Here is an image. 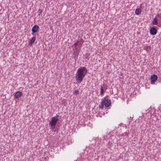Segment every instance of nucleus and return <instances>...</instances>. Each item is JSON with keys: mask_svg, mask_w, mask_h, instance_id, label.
Wrapping results in <instances>:
<instances>
[{"mask_svg": "<svg viewBox=\"0 0 161 161\" xmlns=\"http://www.w3.org/2000/svg\"><path fill=\"white\" fill-rule=\"evenodd\" d=\"M87 69L84 67H81L78 69L75 75L76 80L78 83H81L83 80L87 72Z\"/></svg>", "mask_w": 161, "mask_h": 161, "instance_id": "f257e3e1", "label": "nucleus"}, {"mask_svg": "<svg viewBox=\"0 0 161 161\" xmlns=\"http://www.w3.org/2000/svg\"><path fill=\"white\" fill-rule=\"evenodd\" d=\"M84 43V41L81 38L78 39L76 41H75L74 44L73 45L74 47L76 50L74 52L75 54L77 57L79 54V51L81 49L82 46Z\"/></svg>", "mask_w": 161, "mask_h": 161, "instance_id": "f03ea898", "label": "nucleus"}, {"mask_svg": "<svg viewBox=\"0 0 161 161\" xmlns=\"http://www.w3.org/2000/svg\"><path fill=\"white\" fill-rule=\"evenodd\" d=\"M58 115H56L54 117L52 118L51 120L50 121L49 124L50 125V128L53 129L55 128L57 123L58 121Z\"/></svg>", "mask_w": 161, "mask_h": 161, "instance_id": "7ed1b4c3", "label": "nucleus"}, {"mask_svg": "<svg viewBox=\"0 0 161 161\" xmlns=\"http://www.w3.org/2000/svg\"><path fill=\"white\" fill-rule=\"evenodd\" d=\"M158 78L157 76L155 74L152 75V84H154V82L157 80Z\"/></svg>", "mask_w": 161, "mask_h": 161, "instance_id": "20e7f679", "label": "nucleus"}, {"mask_svg": "<svg viewBox=\"0 0 161 161\" xmlns=\"http://www.w3.org/2000/svg\"><path fill=\"white\" fill-rule=\"evenodd\" d=\"M158 27L156 26L152 27V35H155L157 33Z\"/></svg>", "mask_w": 161, "mask_h": 161, "instance_id": "39448f33", "label": "nucleus"}, {"mask_svg": "<svg viewBox=\"0 0 161 161\" xmlns=\"http://www.w3.org/2000/svg\"><path fill=\"white\" fill-rule=\"evenodd\" d=\"M39 28V26L37 25H34L32 29V31L33 33H36L37 32Z\"/></svg>", "mask_w": 161, "mask_h": 161, "instance_id": "423d86ee", "label": "nucleus"}, {"mask_svg": "<svg viewBox=\"0 0 161 161\" xmlns=\"http://www.w3.org/2000/svg\"><path fill=\"white\" fill-rule=\"evenodd\" d=\"M111 102L110 100L107 99L104 103V105L106 107H108L110 106Z\"/></svg>", "mask_w": 161, "mask_h": 161, "instance_id": "0eeeda50", "label": "nucleus"}, {"mask_svg": "<svg viewBox=\"0 0 161 161\" xmlns=\"http://www.w3.org/2000/svg\"><path fill=\"white\" fill-rule=\"evenodd\" d=\"M159 16H156V17L154 18L153 20L152 21V23L153 25H157L158 24L157 17L159 18Z\"/></svg>", "mask_w": 161, "mask_h": 161, "instance_id": "6e6552de", "label": "nucleus"}, {"mask_svg": "<svg viewBox=\"0 0 161 161\" xmlns=\"http://www.w3.org/2000/svg\"><path fill=\"white\" fill-rule=\"evenodd\" d=\"M22 95V93L21 92L18 91L15 94V97L16 98H18L20 97Z\"/></svg>", "mask_w": 161, "mask_h": 161, "instance_id": "1a4fd4ad", "label": "nucleus"}, {"mask_svg": "<svg viewBox=\"0 0 161 161\" xmlns=\"http://www.w3.org/2000/svg\"><path fill=\"white\" fill-rule=\"evenodd\" d=\"M141 12V10L140 8H137L135 11V14L136 15H139Z\"/></svg>", "mask_w": 161, "mask_h": 161, "instance_id": "9d476101", "label": "nucleus"}, {"mask_svg": "<svg viewBox=\"0 0 161 161\" xmlns=\"http://www.w3.org/2000/svg\"><path fill=\"white\" fill-rule=\"evenodd\" d=\"M35 40H36V37L35 36H34L33 37H32V38L31 40L30 41V42H29V44L32 45L35 41Z\"/></svg>", "mask_w": 161, "mask_h": 161, "instance_id": "9b49d317", "label": "nucleus"}, {"mask_svg": "<svg viewBox=\"0 0 161 161\" xmlns=\"http://www.w3.org/2000/svg\"><path fill=\"white\" fill-rule=\"evenodd\" d=\"M103 93H104V91H103V87H102V86H101L100 94L101 95H102L103 94Z\"/></svg>", "mask_w": 161, "mask_h": 161, "instance_id": "f8f14e48", "label": "nucleus"}, {"mask_svg": "<svg viewBox=\"0 0 161 161\" xmlns=\"http://www.w3.org/2000/svg\"><path fill=\"white\" fill-rule=\"evenodd\" d=\"M154 112H153V114H154ZM153 116H154V117H155V118L154 119H153V117H152V121H153V120H154V121H155V120H157L158 119V118H157V117H154V114L153 115Z\"/></svg>", "mask_w": 161, "mask_h": 161, "instance_id": "ddd939ff", "label": "nucleus"}, {"mask_svg": "<svg viewBox=\"0 0 161 161\" xmlns=\"http://www.w3.org/2000/svg\"><path fill=\"white\" fill-rule=\"evenodd\" d=\"M79 92L78 90H75L73 92V93L75 95H77V94H79Z\"/></svg>", "mask_w": 161, "mask_h": 161, "instance_id": "4468645a", "label": "nucleus"}, {"mask_svg": "<svg viewBox=\"0 0 161 161\" xmlns=\"http://www.w3.org/2000/svg\"><path fill=\"white\" fill-rule=\"evenodd\" d=\"M42 12V10H41V9H39L38 10V15H40V14H41Z\"/></svg>", "mask_w": 161, "mask_h": 161, "instance_id": "2eb2a0df", "label": "nucleus"}, {"mask_svg": "<svg viewBox=\"0 0 161 161\" xmlns=\"http://www.w3.org/2000/svg\"><path fill=\"white\" fill-rule=\"evenodd\" d=\"M149 31L150 34H151V26H149Z\"/></svg>", "mask_w": 161, "mask_h": 161, "instance_id": "dca6fc26", "label": "nucleus"}, {"mask_svg": "<svg viewBox=\"0 0 161 161\" xmlns=\"http://www.w3.org/2000/svg\"><path fill=\"white\" fill-rule=\"evenodd\" d=\"M145 86H146V88H149V87H147V84H146Z\"/></svg>", "mask_w": 161, "mask_h": 161, "instance_id": "f3484780", "label": "nucleus"}, {"mask_svg": "<svg viewBox=\"0 0 161 161\" xmlns=\"http://www.w3.org/2000/svg\"><path fill=\"white\" fill-rule=\"evenodd\" d=\"M150 80H151V76L150 77Z\"/></svg>", "mask_w": 161, "mask_h": 161, "instance_id": "a211bd4d", "label": "nucleus"}, {"mask_svg": "<svg viewBox=\"0 0 161 161\" xmlns=\"http://www.w3.org/2000/svg\"><path fill=\"white\" fill-rule=\"evenodd\" d=\"M152 111H153V109H152V111H151V112L152 113Z\"/></svg>", "mask_w": 161, "mask_h": 161, "instance_id": "6ab92c4d", "label": "nucleus"}, {"mask_svg": "<svg viewBox=\"0 0 161 161\" xmlns=\"http://www.w3.org/2000/svg\"><path fill=\"white\" fill-rule=\"evenodd\" d=\"M158 27H159V25H158Z\"/></svg>", "mask_w": 161, "mask_h": 161, "instance_id": "aec40b11", "label": "nucleus"}]
</instances>
